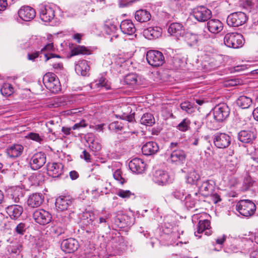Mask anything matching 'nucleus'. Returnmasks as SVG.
Returning a JSON list of instances; mask_svg holds the SVG:
<instances>
[{"label":"nucleus","mask_w":258,"mask_h":258,"mask_svg":"<svg viewBox=\"0 0 258 258\" xmlns=\"http://www.w3.org/2000/svg\"><path fill=\"white\" fill-rule=\"evenodd\" d=\"M43 83L45 87L53 93H57L61 90L59 81L53 73H47L43 77Z\"/></svg>","instance_id":"nucleus-1"},{"label":"nucleus","mask_w":258,"mask_h":258,"mask_svg":"<svg viewBox=\"0 0 258 258\" xmlns=\"http://www.w3.org/2000/svg\"><path fill=\"white\" fill-rule=\"evenodd\" d=\"M236 210L241 215L249 217L254 214L256 206L250 200H242L239 201L236 204Z\"/></svg>","instance_id":"nucleus-2"},{"label":"nucleus","mask_w":258,"mask_h":258,"mask_svg":"<svg viewBox=\"0 0 258 258\" xmlns=\"http://www.w3.org/2000/svg\"><path fill=\"white\" fill-rule=\"evenodd\" d=\"M146 59L148 63L153 67L161 66L165 62L163 53L155 50H150L146 53Z\"/></svg>","instance_id":"nucleus-3"},{"label":"nucleus","mask_w":258,"mask_h":258,"mask_svg":"<svg viewBox=\"0 0 258 258\" xmlns=\"http://www.w3.org/2000/svg\"><path fill=\"white\" fill-rule=\"evenodd\" d=\"M247 19L248 18L244 13L236 12L228 15L226 22L229 26L237 27L243 25Z\"/></svg>","instance_id":"nucleus-4"},{"label":"nucleus","mask_w":258,"mask_h":258,"mask_svg":"<svg viewBox=\"0 0 258 258\" xmlns=\"http://www.w3.org/2000/svg\"><path fill=\"white\" fill-rule=\"evenodd\" d=\"M242 35L238 33H229L225 35L224 42L228 47L238 48L243 44Z\"/></svg>","instance_id":"nucleus-5"},{"label":"nucleus","mask_w":258,"mask_h":258,"mask_svg":"<svg viewBox=\"0 0 258 258\" xmlns=\"http://www.w3.org/2000/svg\"><path fill=\"white\" fill-rule=\"evenodd\" d=\"M230 114V109L225 103L216 105L214 109V119L218 122H222L227 118Z\"/></svg>","instance_id":"nucleus-6"},{"label":"nucleus","mask_w":258,"mask_h":258,"mask_svg":"<svg viewBox=\"0 0 258 258\" xmlns=\"http://www.w3.org/2000/svg\"><path fill=\"white\" fill-rule=\"evenodd\" d=\"M33 218L38 224L45 225L51 221L52 216L48 211L43 209H37L33 212Z\"/></svg>","instance_id":"nucleus-7"},{"label":"nucleus","mask_w":258,"mask_h":258,"mask_svg":"<svg viewBox=\"0 0 258 258\" xmlns=\"http://www.w3.org/2000/svg\"><path fill=\"white\" fill-rule=\"evenodd\" d=\"M182 172L186 174V182L191 184L199 185L198 182L201 176L192 166L186 165V167L181 169Z\"/></svg>","instance_id":"nucleus-8"},{"label":"nucleus","mask_w":258,"mask_h":258,"mask_svg":"<svg viewBox=\"0 0 258 258\" xmlns=\"http://www.w3.org/2000/svg\"><path fill=\"white\" fill-rule=\"evenodd\" d=\"M194 17L199 22L208 21L211 17V11L206 7L201 6L194 8L192 10Z\"/></svg>","instance_id":"nucleus-9"},{"label":"nucleus","mask_w":258,"mask_h":258,"mask_svg":"<svg viewBox=\"0 0 258 258\" xmlns=\"http://www.w3.org/2000/svg\"><path fill=\"white\" fill-rule=\"evenodd\" d=\"M231 141L230 136L225 133H217L214 135L213 142L218 148L225 149L228 147Z\"/></svg>","instance_id":"nucleus-10"},{"label":"nucleus","mask_w":258,"mask_h":258,"mask_svg":"<svg viewBox=\"0 0 258 258\" xmlns=\"http://www.w3.org/2000/svg\"><path fill=\"white\" fill-rule=\"evenodd\" d=\"M46 161V157L44 153L39 152L34 154L29 162L31 168L33 170H37L42 167Z\"/></svg>","instance_id":"nucleus-11"},{"label":"nucleus","mask_w":258,"mask_h":258,"mask_svg":"<svg viewBox=\"0 0 258 258\" xmlns=\"http://www.w3.org/2000/svg\"><path fill=\"white\" fill-rule=\"evenodd\" d=\"M39 16L43 22H49L54 18L55 12L53 8L49 6L41 5L39 7Z\"/></svg>","instance_id":"nucleus-12"},{"label":"nucleus","mask_w":258,"mask_h":258,"mask_svg":"<svg viewBox=\"0 0 258 258\" xmlns=\"http://www.w3.org/2000/svg\"><path fill=\"white\" fill-rule=\"evenodd\" d=\"M20 19L25 21H30L34 19L36 15L35 10L28 6L22 7L18 12Z\"/></svg>","instance_id":"nucleus-13"},{"label":"nucleus","mask_w":258,"mask_h":258,"mask_svg":"<svg viewBox=\"0 0 258 258\" xmlns=\"http://www.w3.org/2000/svg\"><path fill=\"white\" fill-rule=\"evenodd\" d=\"M63 165L60 163H48L47 165V173L53 178L60 177L63 172Z\"/></svg>","instance_id":"nucleus-14"},{"label":"nucleus","mask_w":258,"mask_h":258,"mask_svg":"<svg viewBox=\"0 0 258 258\" xmlns=\"http://www.w3.org/2000/svg\"><path fill=\"white\" fill-rule=\"evenodd\" d=\"M153 180L158 184L163 185L171 182L172 179L167 172L159 170L155 172Z\"/></svg>","instance_id":"nucleus-15"},{"label":"nucleus","mask_w":258,"mask_h":258,"mask_svg":"<svg viewBox=\"0 0 258 258\" xmlns=\"http://www.w3.org/2000/svg\"><path fill=\"white\" fill-rule=\"evenodd\" d=\"M60 246L61 249L66 253H72L78 249L79 243L74 238H68L62 241Z\"/></svg>","instance_id":"nucleus-16"},{"label":"nucleus","mask_w":258,"mask_h":258,"mask_svg":"<svg viewBox=\"0 0 258 258\" xmlns=\"http://www.w3.org/2000/svg\"><path fill=\"white\" fill-rule=\"evenodd\" d=\"M73 200L70 196H60L56 199L55 206L60 211L67 210L72 205Z\"/></svg>","instance_id":"nucleus-17"},{"label":"nucleus","mask_w":258,"mask_h":258,"mask_svg":"<svg viewBox=\"0 0 258 258\" xmlns=\"http://www.w3.org/2000/svg\"><path fill=\"white\" fill-rule=\"evenodd\" d=\"M170 157L172 163L176 165H181L185 162L186 155L182 150H173Z\"/></svg>","instance_id":"nucleus-18"},{"label":"nucleus","mask_w":258,"mask_h":258,"mask_svg":"<svg viewBox=\"0 0 258 258\" xmlns=\"http://www.w3.org/2000/svg\"><path fill=\"white\" fill-rule=\"evenodd\" d=\"M146 164L140 158H136L129 163L130 169L135 173H142L145 170Z\"/></svg>","instance_id":"nucleus-19"},{"label":"nucleus","mask_w":258,"mask_h":258,"mask_svg":"<svg viewBox=\"0 0 258 258\" xmlns=\"http://www.w3.org/2000/svg\"><path fill=\"white\" fill-rule=\"evenodd\" d=\"M256 138V134L250 131L243 130L239 132L238 139L243 143H250Z\"/></svg>","instance_id":"nucleus-20"},{"label":"nucleus","mask_w":258,"mask_h":258,"mask_svg":"<svg viewBox=\"0 0 258 258\" xmlns=\"http://www.w3.org/2000/svg\"><path fill=\"white\" fill-rule=\"evenodd\" d=\"M168 32L173 36H175L179 39L178 37L183 36L184 34V30L183 25L179 23H172L168 27Z\"/></svg>","instance_id":"nucleus-21"},{"label":"nucleus","mask_w":258,"mask_h":258,"mask_svg":"<svg viewBox=\"0 0 258 258\" xmlns=\"http://www.w3.org/2000/svg\"><path fill=\"white\" fill-rule=\"evenodd\" d=\"M158 144L154 142H148L144 144L142 148L143 154L146 156L155 154L159 150Z\"/></svg>","instance_id":"nucleus-22"},{"label":"nucleus","mask_w":258,"mask_h":258,"mask_svg":"<svg viewBox=\"0 0 258 258\" xmlns=\"http://www.w3.org/2000/svg\"><path fill=\"white\" fill-rule=\"evenodd\" d=\"M44 201V197L41 194L34 193L29 196L27 203L32 208L39 207Z\"/></svg>","instance_id":"nucleus-23"},{"label":"nucleus","mask_w":258,"mask_h":258,"mask_svg":"<svg viewBox=\"0 0 258 258\" xmlns=\"http://www.w3.org/2000/svg\"><path fill=\"white\" fill-rule=\"evenodd\" d=\"M208 30L214 34H217L221 32L223 28L222 23L218 19H211L207 23Z\"/></svg>","instance_id":"nucleus-24"},{"label":"nucleus","mask_w":258,"mask_h":258,"mask_svg":"<svg viewBox=\"0 0 258 258\" xmlns=\"http://www.w3.org/2000/svg\"><path fill=\"white\" fill-rule=\"evenodd\" d=\"M144 35L148 39L158 38L161 35L162 29L159 27H149L144 30Z\"/></svg>","instance_id":"nucleus-25"},{"label":"nucleus","mask_w":258,"mask_h":258,"mask_svg":"<svg viewBox=\"0 0 258 258\" xmlns=\"http://www.w3.org/2000/svg\"><path fill=\"white\" fill-rule=\"evenodd\" d=\"M120 28L122 32L125 34L131 35L136 32V28L130 20H125L121 22Z\"/></svg>","instance_id":"nucleus-26"},{"label":"nucleus","mask_w":258,"mask_h":258,"mask_svg":"<svg viewBox=\"0 0 258 258\" xmlns=\"http://www.w3.org/2000/svg\"><path fill=\"white\" fill-rule=\"evenodd\" d=\"M23 211L22 207L17 205H11L7 208V213L12 219H14L19 218Z\"/></svg>","instance_id":"nucleus-27"},{"label":"nucleus","mask_w":258,"mask_h":258,"mask_svg":"<svg viewBox=\"0 0 258 258\" xmlns=\"http://www.w3.org/2000/svg\"><path fill=\"white\" fill-rule=\"evenodd\" d=\"M24 147L20 144H15L7 149V153L8 156L13 158L20 156L23 153Z\"/></svg>","instance_id":"nucleus-28"},{"label":"nucleus","mask_w":258,"mask_h":258,"mask_svg":"<svg viewBox=\"0 0 258 258\" xmlns=\"http://www.w3.org/2000/svg\"><path fill=\"white\" fill-rule=\"evenodd\" d=\"M151 15L150 12L146 10L141 9L137 11L135 14L136 20L140 22H146L151 19Z\"/></svg>","instance_id":"nucleus-29"},{"label":"nucleus","mask_w":258,"mask_h":258,"mask_svg":"<svg viewBox=\"0 0 258 258\" xmlns=\"http://www.w3.org/2000/svg\"><path fill=\"white\" fill-rule=\"evenodd\" d=\"M89 70V66L85 60H80L76 64L75 71L78 74L85 76Z\"/></svg>","instance_id":"nucleus-30"},{"label":"nucleus","mask_w":258,"mask_h":258,"mask_svg":"<svg viewBox=\"0 0 258 258\" xmlns=\"http://www.w3.org/2000/svg\"><path fill=\"white\" fill-rule=\"evenodd\" d=\"M53 49L54 47L52 43H48L41 49L40 52L41 53L44 54L45 61H47L52 58H61V56L59 55L48 52L49 51L52 50Z\"/></svg>","instance_id":"nucleus-31"},{"label":"nucleus","mask_w":258,"mask_h":258,"mask_svg":"<svg viewBox=\"0 0 258 258\" xmlns=\"http://www.w3.org/2000/svg\"><path fill=\"white\" fill-rule=\"evenodd\" d=\"M252 103V99L246 96H241L236 100L237 105L242 109L248 108Z\"/></svg>","instance_id":"nucleus-32"},{"label":"nucleus","mask_w":258,"mask_h":258,"mask_svg":"<svg viewBox=\"0 0 258 258\" xmlns=\"http://www.w3.org/2000/svg\"><path fill=\"white\" fill-rule=\"evenodd\" d=\"M199 189L204 196H208L213 189V185L210 183L209 180L203 181L201 186H199Z\"/></svg>","instance_id":"nucleus-33"},{"label":"nucleus","mask_w":258,"mask_h":258,"mask_svg":"<svg viewBox=\"0 0 258 258\" xmlns=\"http://www.w3.org/2000/svg\"><path fill=\"white\" fill-rule=\"evenodd\" d=\"M140 122L142 124L147 126H152L155 123V119L151 113H146L142 116Z\"/></svg>","instance_id":"nucleus-34"},{"label":"nucleus","mask_w":258,"mask_h":258,"mask_svg":"<svg viewBox=\"0 0 258 258\" xmlns=\"http://www.w3.org/2000/svg\"><path fill=\"white\" fill-rule=\"evenodd\" d=\"M139 78L135 74H131L126 75L124 78V82L129 85L135 86L139 85Z\"/></svg>","instance_id":"nucleus-35"},{"label":"nucleus","mask_w":258,"mask_h":258,"mask_svg":"<svg viewBox=\"0 0 258 258\" xmlns=\"http://www.w3.org/2000/svg\"><path fill=\"white\" fill-rule=\"evenodd\" d=\"M210 228V222L208 220H200L198 225L197 231L195 232V235H196V233H202L205 230H208Z\"/></svg>","instance_id":"nucleus-36"},{"label":"nucleus","mask_w":258,"mask_h":258,"mask_svg":"<svg viewBox=\"0 0 258 258\" xmlns=\"http://www.w3.org/2000/svg\"><path fill=\"white\" fill-rule=\"evenodd\" d=\"M22 245L20 243L15 242L8 246V251L10 253L18 254L21 252Z\"/></svg>","instance_id":"nucleus-37"},{"label":"nucleus","mask_w":258,"mask_h":258,"mask_svg":"<svg viewBox=\"0 0 258 258\" xmlns=\"http://www.w3.org/2000/svg\"><path fill=\"white\" fill-rule=\"evenodd\" d=\"M89 54V50L84 46L78 45L73 48L71 50V55L75 56L79 54Z\"/></svg>","instance_id":"nucleus-38"},{"label":"nucleus","mask_w":258,"mask_h":258,"mask_svg":"<svg viewBox=\"0 0 258 258\" xmlns=\"http://www.w3.org/2000/svg\"><path fill=\"white\" fill-rule=\"evenodd\" d=\"M1 92L3 95L9 96L14 92V88L12 85L9 83H5L2 87Z\"/></svg>","instance_id":"nucleus-39"},{"label":"nucleus","mask_w":258,"mask_h":258,"mask_svg":"<svg viewBox=\"0 0 258 258\" xmlns=\"http://www.w3.org/2000/svg\"><path fill=\"white\" fill-rule=\"evenodd\" d=\"M190 121L188 118L183 119L176 126L177 128L181 132H186L190 127Z\"/></svg>","instance_id":"nucleus-40"},{"label":"nucleus","mask_w":258,"mask_h":258,"mask_svg":"<svg viewBox=\"0 0 258 258\" xmlns=\"http://www.w3.org/2000/svg\"><path fill=\"white\" fill-rule=\"evenodd\" d=\"M181 109L188 114H191L194 111L193 105L189 102H184L180 104Z\"/></svg>","instance_id":"nucleus-41"},{"label":"nucleus","mask_w":258,"mask_h":258,"mask_svg":"<svg viewBox=\"0 0 258 258\" xmlns=\"http://www.w3.org/2000/svg\"><path fill=\"white\" fill-rule=\"evenodd\" d=\"M127 112H124L121 115V119L123 120H127L129 122H132L135 119V113H132L131 109L128 107L127 108Z\"/></svg>","instance_id":"nucleus-42"},{"label":"nucleus","mask_w":258,"mask_h":258,"mask_svg":"<svg viewBox=\"0 0 258 258\" xmlns=\"http://www.w3.org/2000/svg\"><path fill=\"white\" fill-rule=\"evenodd\" d=\"M172 195L175 198L181 201L183 200L185 197L186 196L184 190L180 188L175 189L172 192Z\"/></svg>","instance_id":"nucleus-43"},{"label":"nucleus","mask_w":258,"mask_h":258,"mask_svg":"<svg viewBox=\"0 0 258 258\" xmlns=\"http://www.w3.org/2000/svg\"><path fill=\"white\" fill-rule=\"evenodd\" d=\"M185 204L187 207L192 208L195 206L196 201L192 198L191 194H187L184 198Z\"/></svg>","instance_id":"nucleus-44"},{"label":"nucleus","mask_w":258,"mask_h":258,"mask_svg":"<svg viewBox=\"0 0 258 258\" xmlns=\"http://www.w3.org/2000/svg\"><path fill=\"white\" fill-rule=\"evenodd\" d=\"M42 176L40 174H34L30 177V180L31 181L32 184L34 185H39L42 182Z\"/></svg>","instance_id":"nucleus-45"},{"label":"nucleus","mask_w":258,"mask_h":258,"mask_svg":"<svg viewBox=\"0 0 258 258\" xmlns=\"http://www.w3.org/2000/svg\"><path fill=\"white\" fill-rule=\"evenodd\" d=\"M26 225L24 223H19L15 229V232L17 234L23 235L26 230Z\"/></svg>","instance_id":"nucleus-46"},{"label":"nucleus","mask_w":258,"mask_h":258,"mask_svg":"<svg viewBox=\"0 0 258 258\" xmlns=\"http://www.w3.org/2000/svg\"><path fill=\"white\" fill-rule=\"evenodd\" d=\"M109 128L110 130L117 133L121 131L123 129V126L121 123L116 121L110 123L109 125Z\"/></svg>","instance_id":"nucleus-47"},{"label":"nucleus","mask_w":258,"mask_h":258,"mask_svg":"<svg viewBox=\"0 0 258 258\" xmlns=\"http://www.w3.org/2000/svg\"><path fill=\"white\" fill-rule=\"evenodd\" d=\"M96 85L99 87H104L106 90H109L111 88L110 85L108 81L103 77L99 78L98 83H97Z\"/></svg>","instance_id":"nucleus-48"},{"label":"nucleus","mask_w":258,"mask_h":258,"mask_svg":"<svg viewBox=\"0 0 258 258\" xmlns=\"http://www.w3.org/2000/svg\"><path fill=\"white\" fill-rule=\"evenodd\" d=\"M117 195L121 198L125 199L129 198L131 196H134V194L129 190L119 189L117 193Z\"/></svg>","instance_id":"nucleus-49"},{"label":"nucleus","mask_w":258,"mask_h":258,"mask_svg":"<svg viewBox=\"0 0 258 258\" xmlns=\"http://www.w3.org/2000/svg\"><path fill=\"white\" fill-rule=\"evenodd\" d=\"M28 138L41 143L43 141V137L36 133H30L27 136Z\"/></svg>","instance_id":"nucleus-50"},{"label":"nucleus","mask_w":258,"mask_h":258,"mask_svg":"<svg viewBox=\"0 0 258 258\" xmlns=\"http://www.w3.org/2000/svg\"><path fill=\"white\" fill-rule=\"evenodd\" d=\"M113 177L115 180L118 181L121 184H123L126 182L125 180L121 176V171L119 169H117L114 172Z\"/></svg>","instance_id":"nucleus-51"},{"label":"nucleus","mask_w":258,"mask_h":258,"mask_svg":"<svg viewBox=\"0 0 258 258\" xmlns=\"http://www.w3.org/2000/svg\"><path fill=\"white\" fill-rule=\"evenodd\" d=\"M134 1L119 0L118 5L120 8H124L131 6Z\"/></svg>","instance_id":"nucleus-52"},{"label":"nucleus","mask_w":258,"mask_h":258,"mask_svg":"<svg viewBox=\"0 0 258 258\" xmlns=\"http://www.w3.org/2000/svg\"><path fill=\"white\" fill-rule=\"evenodd\" d=\"M81 157L83 158L87 162H91V156L86 150L83 151V154L81 155Z\"/></svg>","instance_id":"nucleus-53"},{"label":"nucleus","mask_w":258,"mask_h":258,"mask_svg":"<svg viewBox=\"0 0 258 258\" xmlns=\"http://www.w3.org/2000/svg\"><path fill=\"white\" fill-rule=\"evenodd\" d=\"M191 45H195L197 43L199 40V36L196 34H191L189 37Z\"/></svg>","instance_id":"nucleus-54"},{"label":"nucleus","mask_w":258,"mask_h":258,"mask_svg":"<svg viewBox=\"0 0 258 258\" xmlns=\"http://www.w3.org/2000/svg\"><path fill=\"white\" fill-rule=\"evenodd\" d=\"M240 81L237 79H231L228 80L226 83V86H234L239 84Z\"/></svg>","instance_id":"nucleus-55"},{"label":"nucleus","mask_w":258,"mask_h":258,"mask_svg":"<svg viewBox=\"0 0 258 258\" xmlns=\"http://www.w3.org/2000/svg\"><path fill=\"white\" fill-rule=\"evenodd\" d=\"M244 7L247 9H253L255 7V2L251 0H246L244 2Z\"/></svg>","instance_id":"nucleus-56"},{"label":"nucleus","mask_w":258,"mask_h":258,"mask_svg":"<svg viewBox=\"0 0 258 258\" xmlns=\"http://www.w3.org/2000/svg\"><path fill=\"white\" fill-rule=\"evenodd\" d=\"M228 165L232 168L231 170L234 169L237 166V160L234 158H232L229 160V164Z\"/></svg>","instance_id":"nucleus-57"},{"label":"nucleus","mask_w":258,"mask_h":258,"mask_svg":"<svg viewBox=\"0 0 258 258\" xmlns=\"http://www.w3.org/2000/svg\"><path fill=\"white\" fill-rule=\"evenodd\" d=\"M8 6L7 0H0V13L6 10Z\"/></svg>","instance_id":"nucleus-58"},{"label":"nucleus","mask_w":258,"mask_h":258,"mask_svg":"<svg viewBox=\"0 0 258 258\" xmlns=\"http://www.w3.org/2000/svg\"><path fill=\"white\" fill-rule=\"evenodd\" d=\"M85 126H86V124L85 123V121H84V120H83V121H81L79 123L75 124L73 126L72 128L73 130H77V129H79L81 127H85Z\"/></svg>","instance_id":"nucleus-59"},{"label":"nucleus","mask_w":258,"mask_h":258,"mask_svg":"<svg viewBox=\"0 0 258 258\" xmlns=\"http://www.w3.org/2000/svg\"><path fill=\"white\" fill-rule=\"evenodd\" d=\"M39 52H35L32 53L28 54V59L31 60H34L36 58L39 56Z\"/></svg>","instance_id":"nucleus-60"},{"label":"nucleus","mask_w":258,"mask_h":258,"mask_svg":"<svg viewBox=\"0 0 258 258\" xmlns=\"http://www.w3.org/2000/svg\"><path fill=\"white\" fill-rule=\"evenodd\" d=\"M212 200L215 204L221 201L220 196L217 193H214L212 195Z\"/></svg>","instance_id":"nucleus-61"},{"label":"nucleus","mask_w":258,"mask_h":258,"mask_svg":"<svg viewBox=\"0 0 258 258\" xmlns=\"http://www.w3.org/2000/svg\"><path fill=\"white\" fill-rule=\"evenodd\" d=\"M110 218V216L109 214H106L104 216V217H100L99 218V222L100 224L104 223V225L107 224V220Z\"/></svg>","instance_id":"nucleus-62"},{"label":"nucleus","mask_w":258,"mask_h":258,"mask_svg":"<svg viewBox=\"0 0 258 258\" xmlns=\"http://www.w3.org/2000/svg\"><path fill=\"white\" fill-rule=\"evenodd\" d=\"M69 175L70 178L72 180H75L77 179L79 177V173L76 171L75 170L71 171V172H70Z\"/></svg>","instance_id":"nucleus-63"},{"label":"nucleus","mask_w":258,"mask_h":258,"mask_svg":"<svg viewBox=\"0 0 258 258\" xmlns=\"http://www.w3.org/2000/svg\"><path fill=\"white\" fill-rule=\"evenodd\" d=\"M84 217H86L87 219H89V221H90L91 222V223H92L94 220V216L93 215V214L91 213H86L84 214Z\"/></svg>","instance_id":"nucleus-64"}]
</instances>
